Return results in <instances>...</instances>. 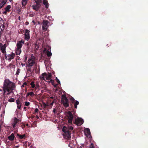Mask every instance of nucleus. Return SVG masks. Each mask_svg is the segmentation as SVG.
<instances>
[{"label":"nucleus","mask_w":148,"mask_h":148,"mask_svg":"<svg viewBox=\"0 0 148 148\" xmlns=\"http://www.w3.org/2000/svg\"><path fill=\"white\" fill-rule=\"evenodd\" d=\"M89 148H95L94 145L93 143H91L89 147Z\"/></svg>","instance_id":"nucleus-32"},{"label":"nucleus","mask_w":148,"mask_h":148,"mask_svg":"<svg viewBox=\"0 0 148 148\" xmlns=\"http://www.w3.org/2000/svg\"><path fill=\"white\" fill-rule=\"evenodd\" d=\"M16 137L18 139H25L26 138V136L25 134L21 135L18 134H16Z\"/></svg>","instance_id":"nucleus-12"},{"label":"nucleus","mask_w":148,"mask_h":148,"mask_svg":"<svg viewBox=\"0 0 148 148\" xmlns=\"http://www.w3.org/2000/svg\"><path fill=\"white\" fill-rule=\"evenodd\" d=\"M28 0H22V5L23 6H25L27 4Z\"/></svg>","instance_id":"nucleus-23"},{"label":"nucleus","mask_w":148,"mask_h":148,"mask_svg":"<svg viewBox=\"0 0 148 148\" xmlns=\"http://www.w3.org/2000/svg\"><path fill=\"white\" fill-rule=\"evenodd\" d=\"M34 71V70H33V71H32L30 67L29 68L27 69V72L28 73L30 72L31 73H32V72H33Z\"/></svg>","instance_id":"nucleus-29"},{"label":"nucleus","mask_w":148,"mask_h":148,"mask_svg":"<svg viewBox=\"0 0 148 148\" xmlns=\"http://www.w3.org/2000/svg\"><path fill=\"white\" fill-rule=\"evenodd\" d=\"M36 4L38 5H41L40 3L42 2V0H34Z\"/></svg>","instance_id":"nucleus-25"},{"label":"nucleus","mask_w":148,"mask_h":148,"mask_svg":"<svg viewBox=\"0 0 148 148\" xmlns=\"http://www.w3.org/2000/svg\"><path fill=\"white\" fill-rule=\"evenodd\" d=\"M11 8V6L10 5H8L5 8V10H6V11L9 12L10 11V9Z\"/></svg>","instance_id":"nucleus-24"},{"label":"nucleus","mask_w":148,"mask_h":148,"mask_svg":"<svg viewBox=\"0 0 148 148\" xmlns=\"http://www.w3.org/2000/svg\"><path fill=\"white\" fill-rule=\"evenodd\" d=\"M19 69H18V70L17 71V72H16V74H17V75H18L19 73Z\"/></svg>","instance_id":"nucleus-41"},{"label":"nucleus","mask_w":148,"mask_h":148,"mask_svg":"<svg viewBox=\"0 0 148 148\" xmlns=\"http://www.w3.org/2000/svg\"><path fill=\"white\" fill-rule=\"evenodd\" d=\"M2 44L0 43V48H1V47L2 46Z\"/></svg>","instance_id":"nucleus-49"},{"label":"nucleus","mask_w":148,"mask_h":148,"mask_svg":"<svg viewBox=\"0 0 148 148\" xmlns=\"http://www.w3.org/2000/svg\"><path fill=\"white\" fill-rule=\"evenodd\" d=\"M39 85L38 84L36 85V86H35V90H39Z\"/></svg>","instance_id":"nucleus-31"},{"label":"nucleus","mask_w":148,"mask_h":148,"mask_svg":"<svg viewBox=\"0 0 148 148\" xmlns=\"http://www.w3.org/2000/svg\"><path fill=\"white\" fill-rule=\"evenodd\" d=\"M61 102L65 107L67 108L69 106V100L66 95H63L62 96Z\"/></svg>","instance_id":"nucleus-4"},{"label":"nucleus","mask_w":148,"mask_h":148,"mask_svg":"<svg viewBox=\"0 0 148 148\" xmlns=\"http://www.w3.org/2000/svg\"><path fill=\"white\" fill-rule=\"evenodd\" d=\"M20 32H21V33L22 34L23 33V30H20Z\"/></svg>","instance_id":"nucleus-47"},{"label":"nucleus","mask_w":148,"mask_h":148,"mask_svg":"<svg viewBox=\"0 0 148 148\" xmlns=\"http://www.w3.org/2000/svg\"><path fill=\"white\" fill-rule=\"evenodd\" d=\"M54 80H51V82L52 83V84H53V82H54Z\"/></svg>","instance_id":"nucleus-50"},{"label":"nucleus","mask_w":148,"mask_h":148,"mask_svg":"<svg viewBox=\"0 0 148 148\" xmlns=\"http://www.w3.org/2000/svg\"><path fill=\"white\" fill-rule=\"evenodd\" d=\"M18 19H19V20H20V16H19V17H18Z\"/></svg>","instance_id":"nucleus-54"},{"label":"nucleus","mask_w":148,"mask_h":148,"mask_svg":"<svg viewBox=\"0 0 148 148\" xmlns=\"http://www.w3.org/2000/svg\"><path fill=\"white\" fill-rule=\"evenodd\" d=\"M37 118L38 119L39 118L37 116Z\"/></svg>","instance_id":"nucleus-59"},{"label":"nucleus","mask_w":148,"mask_h":148,"mask_svg":"<svg viewBox=\"0 0 148 148\" xmlns=\"http://www.w3.org/2000/svg\"><path fill=\"white\" fill-rule=\"evenodd\" d=\"M7 0H5V1H6V2H7Z\"/></svg>","instance_id":"nucleus-60"},{"label":"nucleus","mask_w":148,"mask_h":148,"mask_svg":"<svg viewBox=\"0 0 148 148\" xmlns=\"http://www.w3.org/2000/svg\"><path fill=\"white\" fill-rule=\"evenodd\" d=\"M2 91V90L1 89H0V91Z\"/></svg>","instance_id":"nucleus-56"},{"label":"nucleus","mask_w":148,"mask_h":148,"mask_svg":"<svg viewBox=\"0 0 148 148\" xmlns=\"http://www.w3.org/2000/svg\"><path fill=\"white\" fill-rule=\"evenodd\" d=\"M56 79L57 83H58L59 84H60V82L59 81V80L58 79L57 77H56Z\"/></svg>","instance_id":"nucleus-35"},{"label":"nucleus","mask_w":148,"mask_h":148,"mask_svg":"<svg viewBox=\"0 0 148 148\" xmlns=\"http://www.w3.org/2000/svg\"><path fill=\"white\" fill-rule=\"evenodd\" d=\"M75 113L76 112L74 110L72 111L71 112L69 111L67 112L66 116L68 119L69 123L71 124L72 123L73 116H75Z\"/></svg>","instance_id":"nucleus-3"},{"label":"nucleus","mask_w":148,"mask_h":148,"mask_svg":"<svg viewBox=\"0 0 148 148\" xmlns=\"http://www.w3.org/2000/svg\"><path fill=\"white\" fill-rule=\"evenodd\" d=\"M19 120L17 119L16 118H14V122L12 124V126L14 128H15L17 126L18 123H19Z\"/></svg>","instance_id":"nucleus-11"},{"label":"nucleus","mask_w":148,"mask_h":148,"mask_svg":"<svg viewBox=\"0 0 148 148\" xmlns=\"http://www.w3.org/2000/svg\"><path fill=\"white\" fill-rule=\"evenodd\" d=\"M45 106H46V104L45 103Z\"/></svg>","instance_id":"nucleus-61"},{"label":"nucleus","mask_w":148,"mask_h":148,"mask_svg":"<svg viewBox=\"0 0 148 148\" xmlns=\"http://www.w3.org/2000/svg\"><path fill=\"white\" fill-rule=\"evenodd\" d=\"M49 21H48L44 20L42 22V30L45 31L47 30V28L49 27L48 24Z\"/></svg>","instance_id":"nucleus-7"},{"label":"nucleus","mask_w":148,"mask_h":148,"mask_svg":"<svg viewBox=\"0 0 148 148\" xmlns=\"http://www.w3.org/2000/svg\"><path fill=\"white\" fill-rule=\"evenodd\" d=\"M21 65L22 66H23L25 65V64L21 63Z\"/></svg>","instance_id":"nucleus-46"},{"label":"nucleus","mask_w":148,"mask_h":148,"mask_svg":"<svg viewBox=\"0 0 148 148\" xmlns=\"http://www.w3.org/2000/svg\"><path fill=\"white\" fill-rule=\"evenodd\" d=\"M47 1L46 0H43V1Z\"/></svg>","instance_id":"nucleus-58"},{"label":"nucleus","mask_w":148,"mask_h":148,"mask_svg":"<svg viewBox=\"0 0 148 148\" xmlns=\"http://www.w3.org/2000/svg\"><path fill=\"white\" fill-rule=\"evenodd\" d=\"M84 145L83 144L82 145H81L80 146H78L77 147V148H84Z\"/></svg>","instance_id":"nucleus-39"},{"label":"nucleus","mask_w":148,"mask_h":148,"mask_svg":"<svg viewBox=\"0 0 148 148\" xmlns=\"http://www.w3.org/2000/svg\"><path fill=\"white\" fill-rule=\"evenodd\" d=\"M41 6V5H37V4H36V5H33L32 6L33 7V9L34 10L36 11H38L40 9V8Z\"/></svg>","instance_id":"nucleus-14"},{"label":"nucleus","mask_w":148,"mask_h":148,"mask_svg":"<svg viewBox=\"0 0 148 148\" xmlns=\"http://www.w3.org/2000/svg\"><path fill=\"white\" fill-rule=\"evenodd\" d=\"M26 107H24L23 109L25 110V111H26Z\"/></svg>","instance_id":"nucleus-52"},{"label":"nucleus","mask_w":148,"mask_h":148,"mask_svg":"<svg viewBox=\"0 0 148 148\" xmlns=\"http://www.w3.org/2000/svg\"><path fill=\"white\" fill-rule=\"evenodd\" d=\"M16 104H17V108L19 109H21V102L19 99H17L16 101Z\"/></svg>","instance_id":"nucleus-16"},{"label":"nucleus","mask_w":148,"mask_h":148,"mask_svg":"<svg viewBox=\"0 0 148 148\" xmlns=\"http://www.w3.org/2000/svg\"><path fill=\"white\" fill-rule=\"evenodd\" d=\"M27 85V83L26 82H25L23 83V84L22 85L21 87H24L25 86V85Z\"/></svg>","instance_id":"nucleus-36"},{"label":"nucleus","mask_w":148,"mask_h":148,"mask_svg":"<svg viewBox=\"0 0 148 148\" xmlns=\"http://www.w3.org/2000/svg\"><path fill=\"white\" fill-rule=\"evenodd\" d=\"M24 43V41L23 40L18 42L17 43L16 46L17 48H18L21 49Z\"/></svg>","instance_id":"nucleus-10"},{"label":"nucleus","mask_w":148,"mask_h":148,"mask_svg":"<svg viewBox=\"0 0 148 148\" xmlns=\"http://www.w3.org/2000/svg\"><path fill=\"white\" fill-rule=\"evenodd\" d=\"M25 125H21V127L23 129L25 127Z\"/></svg>","instance_id":"nucleus-45"},{"label":"nucleus","mask_w":148,"mask_h":148,"mask_svg":"<svg viewBox=\"0 0 148 148\" xmlns=\"http://www.w3.org/2000/svg\"><path fill=\"white\" fill-rule=\"evenodd\" d=\"M26 125L27 126H28V123H27L26 124Z\"/></svg>","instance_id":"nucleus-55"},{"label":"nucleus","mask_w":148,"mask_h":148,"mask_svg":"<svg viewBox=\"0 0 148 148\" xmlns=\"http://www.w3.org/2000/svg\"><path fill=\"white\" fill-rule=\"evenodd\" d=\"M50 99H54V97H50Z\"/></svg>","instance_id":"nucleus-48"},{"label":"nucleus","mask_w":148,"mask_h":148,"mask_svg":"<svg viewBox=\"0 0 148 148\" xmlns=\"http://www.w3.org/2000/svg\"><path fill=\"white\" fill-rule=\"evenodd\" d=\"M15 54L14 53H12L11 54L8 55L7 56V59L6 60H10L12 59H13L15 56Z\"/></svg>","instance_id":"nucleus-13"},{"label":"nucleus","mask_w":148,"mask_h":148,"mask_svg":"<svg viewBox=\"0 0 148 148\" xmlns=\"http://www.w3.org/2000/svg\"><path fill=\"white\" fill-rule=\"evenodd\" d=\"M30 85L31 86L32 88H34L35 87V85L34 84V82H32L30 83Z\"/></svg>","instance_id":"nucleus-27"},{"label":"nucleus","mask_w":148,"mask_h":148,"mask_svg":"<svg viewBox=\"0 0 148 148\" xmlns=\"http://www.w3.org/2000/svg\"><path fill=\"white\" fill-rule=\"evenodd\" d=\"M14 99L13 98H11L9 99L8 101L10 102H14Z\"/></svg>","instance_id":"nucleus-30"},{"label":"nucleus","mask_w":148,"mask_h":148,"mask_svg":"<svg viewBox=\"0 0 148 148\" xmlns=\"http://www.w3.org/2000/svg\"><path fill=\"white\" fill-rule=\"evenodd\" d=\"M47 54V56L48 57L51 56L52 55V53L50 51H47V52L46 53Z\"/></svg>","instance_id":"nucleus-28"},{"label":"nucleus","mask_w":148,"mask_h":148,"mask_svg":"<svg viewBox=\"0 0 148 148\" xmlns=\"http://www.w3.org/2000/svg\"><path fill=\"white\" fill-rule=\"evenodd\" d=\"M70 100L71 102L72 103H70L71 106L72 107L73 106V105L72 103H74V102L76 101L75 100V99L73 97H71L70 98Z\"/></svg>","instance_id":"nucleus-20"},{"label":"nucleus","mask_w":148,"mask_h":148,"mask_svg":"<svg viewBox=\"0 0 148 148\" xmlns=\"http://www.w3.org/2000/svg\"><path fill=\"white\" fill-rule=\"evenodd\" d=\"M28 24V23L27 22H26V25H27Z\"/></svg>","instance_id":"nucleus-53"},{"label":"nucleus","mask_w":148,"mask_h":148,"mask_svg":"<svg viewBox=\"0 0 148 148\" xmlns=\"http://www.w3.org/2000/svg\"><path fill=\"white\" fill-rule=\"evenodd\" d=\"M38 108H36L34 110V114H35V113L38 112Z\"/></svg>","instance_id":"nucleus-38"},{"label":"nucleus","mask_w":148,"mask_h":148,"mask_svg":"<svg viewBox=\"0 0 148 148\" xmlns=\"http://www.w3.org/2000/svg\"><path fill=\"white\" fill-rule=\"evenodd\" d=\"M42 76L40 77V78L45 80V77L46 80H49L51 78V73H49L48 74H47L46 73H42Z\"/></svg>","instance_id":"nucleus-5"},{"label":"nucleus","mask_w":148,"mask_h":148,"mask_svg":"<svg viewBox=\"0 0 148 148\" xmlns=\"http://www.w3.org/2000/svg\"><path fill=\"white\" fill-rule=\"evenodd\" d=\"M43 4L45 5V8H48L49 6V4L47 1H43Z\"/></svg>","instance_id":"nucleus-22"},{"label":"nucleus","mask_w":148,"mask_h":148,"mask_svg":"<svg viewBox=\"0 0 148 148\" xmlns=\"http://www.w3.org/2000/svg\"><path fill=\"white\" fill-rule=\"evenodd\" d=\"M83 122L84 121L83 119L81 118H77L75 119L73 123L77 126H79L82 124Z\"/></svg>","instance_id":"nucleus-6"},{"label":"nucleus","mask_w":148,"mask_h":148,"mask_svg":"<svg viewBox=\"0 0 148 148\" xmlns=\"http://www.w3.org/2000/svg\"><path fill=\"white\" fill-rule=\"evenodd\" d=\"M84 132L85 134H87L90 135V129L88 128H86L84 129Z\"/></svg>","instance_id":"nucleus-19"},{"label":"nucleus","mask_w":148,"mask_h":148,"mask_svg":"<svg viewBox=\"0 0 148 148\" xmlns=\"http://www.w3.org/2000/svg\"><path fill=\"white\" fill-rule=\"evenodd\" d=\"M14 138L15 136L13 133L11 134L8 137V138L9 140L10 141L13 140L14 139Z\"/></svg>","instance_id":"nucleus-17"},{"label":"nucleus","mask_w":148,"mask_h":148,"mask_svg":"<svg viewBox=\"0 0 148 148\" xmlns=\"http://www.w3.org/2000/svg\"><path fill=\"white\" fill-rule=\"evenodd\" d=\"M6 46L5 44H4L1 47V52L2 53L4 54L5 58V59H7V56H6V52L5 50L6 49Z\"/></svg>","instance_id":"nucleus-8"},{"label":"nucleus","mask_w":148,"mask_h":148,"mask_svg":"<svg viewBox=\"0 0 148 148\" xmlns=\"http://www.w3.org/2000/svg\"><path fill=\"white\" fill-rule=\"evenodd\" d=\"M30 104V103L28 102H25V106H28Z\"/></svg>","instance_id":"nucleus-33"},{"label":"nucleus","mask_w":148,"mask_h":148,"mask_svg":"<svg viewBox=\"0 0 148 148\" xmlns=\"http://www.w3.org/2000/svg\"><path fill=\"white\" fill-rule=\"evenodd\" d=\"M29 31L27 29L25 30V34H24L25 39L27 40H28L30 38V36L29 34Z\"/></svg>","instance_id":"nucleus-9"},{"label":"nucleus","mask_w":148,"mask_h":148,"mask_svg":"<svg viewBox=\"0 0 148 148\" xmlns=\"http://www.w3.org/2000/svg\"><path fill=\"white\" fill-rule=\"evenodd\" d=\"M53 85L56 88V87L57 86H58V84H55V85H54L53 84Z\"/></svg>","instance_id":"nucleus-44"},{"label":"nucleus","mask_w":148,"mask_h":148,"mask_svg":"<svg viewBox=\"0 0 148 148\" xmlns=\"http://www.w3.org/2000/svg\"><path fill=\"white\" fill-rule=\"evenodd\" d=\"M32 22L34 24H35V21H32Z\"/></svg>","instance_id":"nucleus-51"},{"label":"nucleus","mask_w":148,"mask_h":148,"mask_svg":"<svg viewBox=\"0 0 148 148\" xmlns=\"http://www.w3.org/2000/svg\"><path fill=\"white\" fill-rule=\"evenodd\" d=\"M9 1L10 2H11L12 0H9Z\"/></svg>","instance_id":"nucleus-57"},{"label":"nucleus","mask_w":148,"mask_h":148,"mask_svg":"<svg viewBox=\"0 0 148 148\" xmlns=\"http://www.w3.org/2000/svg\"><path fill=\"white\" fill-rule=\"evenodd\" d=\"M74 108H77V105L79 104V102L77 101H76L74 102Z\"/></svg>","instance_id":"nucleus-26"},{"label":"nucleus","mask_w":148,"mask_h":148,"mask_svg":"<svg viewBox=\"0 0 148 148\" xmlns=\"http://www.w3.org/2000/svg\"><path fill=\"white\" fill-rule=\"evenodd\" d=\"M8 12V11H6V10H5V11H4L3 12V14H7V12Z\"/></svg>","instance_id":"nucleus-42"},{"label":"nucleus","mask_w":148,"mask_h":148,"mask_svg":"<svg viewBox=\"0 0 148 148\" xmlns=\"http://www.w3.org/2000/svg\"><path fill=\"white\" fill-rule=\"evenodd\" d=\"M73 127L71 126L66 127L64 126L62 129V131L64 132L63 136L65 138L69 140L71 138V130L73 129Z\"/></svg>","instance_id":"nucleus-2"},{"label":"nucleus","mask_w":148,"mask_h":148,"mask_svg":"<svg viewBox=\"0 0 148 148\" xmlns=\"http://www.w3.org/2000/svg\"><path fill=\"white\" fill-rule=\"evenodd\" d=\"M15 87L16 86L14 83L8 79H5L3 87V95L4 96L6 91L8 92L6 94L7 95H10L12 92V91L14 89Z\"/></svg>","instance_id":"nucleus-1"},{"label":"nucleus","mask_w":148,"mask_h":148,"mask_svg":"<svg viewBox=\"0 0 148 148\" xmlns=\"http://www.w3.org/2000/svg\"><path fill=\"white\" fill-rule=\"evenodd\" d=\"M69 146H70V145H69Z\"/></svg>","instance_id":"nucleus-62"},{"label":"nucleus","mask_w":148,"mask_h":148,"mask_svg":"<svg viewBox=\"0 0 148 148\" xmlns=\"http://www.w3.org/2000/svg\"><path fill=\"white\" fill-rule=\"evenodd\" d=\"M28 62L29 64V66L31 67L34 65L35 62L32 59H29L28 60Z\"/></svg>","instance_id":"nucleus-15"},{"label":"nucleus","mask_w":148,"mask_h":148,"mask_svg":"<svg viewBox=\"0 0 148 148\" xmlns=\"http://www.w3.org/2000/svg\"><path fill=\"white\" fill-rule=\"evenodd\" d=\"M3 6V5H2V4L0 3V9H1Z\"/></svg>","instance_id":"nucleus-40"},{"label":"nucleus","mask_w":148,"mask_h":148,"mask_svg":"<svg viewBox=\"0 0 148 148\" xmlns=\"http://www.w3.org/2000/svg\"><path fill=\"white\" fill-rule=\"evenodd\" d=\"M1 3L2 4V5H4L6 3V1H5V0H3Z\"/></svg>","instance_id":"nucleus-34"},{"label":"nucleus","mask_w":148,"mask_h":148,"mask_svg":"<svg viewBox=\"0 0 148 148\" xmlns=\"http://www.w3.org/2000/svg\"><path fill=\"white\" fill-rule=\"evenodd\" d=\"M48 51V50H47V49L46 48H44V49L43 50V52L45 53H46L47 52V51Z\"/></svg>","instance_id":"nucleus-37"},{"label":"nucleus","mask_w":148,"mask_h":148,"mask_svg":"<svg viewBox=\"0 0 148 148\" xmlns=\"http://www.w3.org/2000/svg\"><path fill=\"white\" fill-rule=\"evenodd\" d=\"M54 101H53L50 104V105L51 106H52L54 103Z\"/></svg>","instance_id":"nucleus-43"},{"label":"nucleus","mask_w":148,"mask_h":148,"mask_svg":"<svg viewBox=\"0 0 148 148\" xmlns=\"http://www.w3.org/2000/svg\"><path fill=\"white\" fill-rule=\"evenodd\" d=\"M16 55H19L21 52V49L16 48Z\"/></svg>","instance_id":"nucleus-18"},{"label":"nucleus","mask_w":148,"mask_h":148,"mask_svg":"<svg viewBox=\"0 0 148 148\" xmlns=\"http://www.w3.org/2000/svg\"><path fill=\"white\" fill-rule=\"evenodd\" d=\"M34 95L35 94L33 92H30L27 94L26 97H28L29 95H30L31 97H33L34 96Z\"/></svg>","instance_id":"nucleus-21"}]
</instances>
